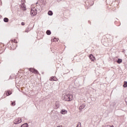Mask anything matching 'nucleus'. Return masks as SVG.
Returning a JSON list of instances; mask_svg holds the SVG:
<instances>
[{"label":"nucleus","mask_w":127,"mask_h":127,"mask_svg":"<svg viewBox=\"0 0 127 127\" xmlns=\"http://www.w3.org/2000/svg\"><path fill=\"white\" fill-rule=\"evenodd\" d=\"M73 99V96L70 94H66L64 96V101H67V102H70Z\"/></svg>","instance_id":"nucleus-1"},{"label":"nucleus","mask_w":127,"mask_h":127,"mask_svg":"<svg viewBox=\"0 0 127 127\" xmlns=\"http://www.w3.org/2000/svg\"><path fill=\"white\" fill-rule=\"evenodd\" d=\"M37 14V9L35 8H32L31 9V15L32 16H34Z\"/></svg>","instance_id":"nucleus-2"},{"label":"nucleus","mask_w":127,"mask_h":127,"mask_svg":"<svg viewBox=\"0 0 127 127\" xmlns=\"http://www.w3.org/2000/svg\"><path fill=\"white\" fill-rule=\"evenodd\" d=\"M20 7L21 9H23V10H26V6L24 3H22L20 5Z\"/></svg>","instance_id":"nucleus-3"},{"label":"nucleus","mask_w":127,"mask_h":127,"mask_svg":"<svg viewBox=\"0 0 127 127\" xmlns=\"http://www.w3.org/2000/svg\"><path fill=\"white\" fill-rule=\"evenodd\" d=\"M22 121L21 119H16L14 121L13 123L15 125H18V124H20Z\"/></svg>","instance_id":"nucleus-4"},{"label":"nucleus","mask_w":127,"mask_h":127,"mask_svg":"<svg viewBox=\"0 0 127 127\" xmlns=\"http://www.w3.org/2000/svg\"><path fill=\"white\" fill-rule=\"evenodd\" d=\"M61 114H62V115H65L66 114H67V111L63 109L61 111Z\"/></svg>","instance_id":"nucleus-5"},{"label":"nucleus","mask_w":127,"mask_h":127,"mask_svg":"<svg viewBox=\"0 0 127 127\" xmlns=\"http://www.w3.org/2000/svg\"><path fill=\"white\" fill-rule=\"evenodd\" d=\"M85 107H86V106L85 105V104H82L81 105H80V106L79 107V110H80L81 111H82V110H83V109L85 108Z\"/></svg>","instance_id":"nucleus-6"},{"label":"nucleus","mask_w":127,"mask_h":127,"mask_svg":"<svg viewBox=\"0 0 127 127\" xmlns=\"http://www.w3.org/2000/svg\"><path fill=\"white\" fill-rule=\"evenodd\" d=\"M89 57L91 61H94V56L93 55H90Z\"/></svg>","instance_id":"nucleus-7"},{"label":"nucleus","mask_w":127,"mask_h":127,"mask_svg":"<svg viewBox=\"0 0 127 127\" xmlns=\"http://www.w3.org/2000/svg\"><path fill=\"white\" fill-rule=\"evenodd\" d=\"M50 81H56V77L53 76L50 78Z\"/></svg>","instance_id":"nucleus-8"},{"label":"nucleus","mask_w":127,"mask_h":127,"mask_svg":"<svg viewBox=\"0 0 127 127\" xmlns=\"http://www.w3.org/2000/svg\"><path fill=\"white\" fill-rule=\"evenodd\" d=\"M6 96H10V95H11V92L10 91L8 90L6 92Z\"/></svg>","instance_id":"nucleus-9"},{"label":"nucleus","mask_w":127,"mask_h":127,"mask_svg":"<svg viewBox=\"0 0 127 127\" xmlns=\"http://www.w3.org/2000/svg\"><path fill=\"white\" fill-rule=\"evenodd\" d=\"M117 62L119 64H121V63H122V62H123V60H122L121 59H118V60H117Z\"/></svg>","instance_id":"nucleus-10"},{"label":"nucleus","mask_w":127,"mask_h":127,"mask_svg":"<svg viewBox=\"0 0 127 127\" xmlns=\"http://www.w3.org/2000/svg\"><path fill=\"white\" fill-rule=\"evenodd\" d=\"M21 127H28V124H27V123H25L23 124Z\"/></svg>","instance_id":"nucleus-11"},{"label":"nucleus","mask_w":127,"mask_h":127,"mask_svg":"<svg viewBox=\"0 0 127 127\" xmlns=\"http://www.w3.org/2000/svg\"><path fill=\"white\" fill-rule=\"evenodd\" d=\"M48 14H49V15H53V12H52V11L51 10H49Z\"/></svg>","instance_id":"nucleus-12"},{"label":"nucleus","mask_w":127,"mask_h":127,"mask_svg":"<svg viewBox=\"0 0 127 127\" xmlns=\"http://www.w3.org/2000/svg\"><path fill=\"white\" fill-rule=\"evenodd\" d=\"M36 9H37V10H41V6L40 5L39 6H37V8H36Z\"/></svg>","instance_id":"nucleus-13"},{"label":"nucleus","mask_w":127,"mask_h":127,"mask_svg":"<svg viewBox=\"0 0 127 127\" xmlns=\"http://www.w3.org/2000/svg\"><path fill=\"white\" fill-rule=\"evenodd\" d=\"M3 21L4 22H8V18H6V17H5L4 19H3Z\"/></svg>","instance_id":"nucleus-14"},{"label":"nucleus","mask_w":127,"mask_h":127,"mask_svg":"<svg viewBox=\"0 0 127 127\" xmlns=\"http://www.w3.org/2000/svg\"><path fill=\"white\" fill-rule=\"evenodd\" d=\"M46 33L48 35H50V34H51V31L49 30H48L46 32Z\"/></svg>","instance_id":"nucleus-15"},{"label":"nucleus","mask_w":127,"mask_h":127,"mask_svg":"<svg viewBox=\"0 0 127 127\" xmlns=\"http://www.w3.org/2000/svg\"><path fill=\"white\" fill-rule=\"evenodd\" d=\"M123 87H124V88H127V81L124 82V84L123 85Z\"/></svg>","instance_id":"nucleus-16"},{"label":"nucleus","mask_w":127,"mask_h":127,"mask_svg":"<svg viewBox=\"0 0 127 127\" xmlns=\"http://www.w3.org/2000/svg\"><path fill=\"white\" fill-rule=\"evenodd\" d=\"M56 41H58V39L55 38L54 39L52 40V42H56Z\"/></svg>","instance_id":"nucleus-17"},{"label":"nucleus","mask_w":127,"mask_h":127,"mask_svg":"<svg viewBox=\"0 0 127 127\" xmlns=\"http://www.w3.org/2000/svg\"><path fill=\"white\" fill-rule=\"evenodd\" d=\"M34 70V68H30L29 69V70L30 72H32V73H33Z\"/></svg>","instance_id":"nucleus-18"},{"label":"nucleus","mask_w":127,"mask_h":127,"mask_svg":"<svg viewBox=\"0 0 127 127\" xmlns=\"http://www.w3.org/2000/svg\"><path fill=\"white\" fill-rule=\"evenodd\" d=\"M33 73H34L35 74H37L38 73V71H37V70L34 69Z\"/></svg>","instance_id":"nucleus-19"},{"label":"nucleus","mask_w":127,"mask_h":127,"mask_svg":"<svg viewBox=\"0 0 127 127\" xmlns=\"http://www.w3.org/2000/svg\"><path fill=\"white\" fill-rule=\"evenodd\" d=\"M11 106H15V102L11 101Z\"/></svg>","instance_id":"nucleus-20"},{"label":"nucleus","mask_w":127,"mask_h":127,"mask_svg":"<svg viewBox=\"0 0 127 127\" xmlns=\"http://www.w3.org/2000/svg\"><path fill=\"white\" fill-rule=\"evenodd\" d=\"M93 4H94V2H92V4H91V3H88V6H91L92 5H93Z\"/></svg>","instance_id":"nucleus-21"},{"label":"nucleus","mask_w":127,"mask_h":127,"mask_svg":"<svg viewBox=\"0 0 127 127\" xmlns=\"http://www.w3.org/2000/svg\"><path fill=\"white\" fill-rule=\"evenodd\" d=\"M25 25L24 22H22L21 23V25Z\"/></svg>","instance_id":"nucleus-22"},{"label":"nucleus","mask_w":127,"mask_h":127,"mask_svg":"<svg viewBox=\"0 0 127 127\" xmlns=\"http://www.w3.org/2000/svg\"><path fill=\"white\" fill-rule=\"evenodd\" d=\"M28 30H27V29H26V30H25V32H28Z\"/></svg>","instance_id":"nucleus-23"},{"label":"nucleus","mask_w":127,"mask_h":127,"mask_svg":"<svg viewBox=\"0 0 127 127\" xmlns=\"http://www.w3.org/2000/svg\"><path fill=\"white\" fill-rule=\"evenodd\" d=\"M109 127H114V126H108Z\"/></svg>","instance_id":"nucleus-24"},{"label":"nucleus","mask_w":127,"mask_h":127,"mask_svg":"<svg viewBox=\"0 0 127 127\" xmlns=\"http://www.w3.org/2000/svg\"><path fill=\"white\" fill-rule=\"evenodd\" d=\"M13 41V42L14 43H15V40H14V41Z\"/></svg>","instance_id":"nucleus-25"},{"label":"nucleus","mask_w":127,"mask_h":127,"mask_svg":"<svg viewBox=\"0 0 127 127\" xmlns=\"http://www.w3.org/2000/svg\"><path fill=\"white\" fill-rule=\"evenodd\" d=\"M87 2H88V1L85 2V3H87Z\"/></svg>","instance_id":"nucleus-26"},{"label":"nucleus","mask_w":127,"mask_h":127,"mask_svg":"<svg viewBox=\"0 0 127 127\" xmlns=\"http://www.w3.org/2000/svg\"><path fill=\"white\" fill-rule=\"evenodd\" d=\"M37 3H38V2H37V3H36V4H37Z\"/></svg>","instance_id":"nucleus-27"},{"label":"nucleus","mask_w":127,"mask_h":127,"mask_svg":"<svg viewBox=\"0 0 127 127\" xmlns=\"http://www.w3.org/2000/svg\"><path fill=\"white\" fill-rule=\"evenodd\" d=\"M0 1H1V0H0Z\"/></svg>","instance_id":"nucleus-28"}]
</instances>
